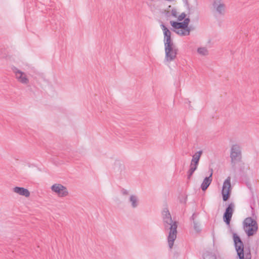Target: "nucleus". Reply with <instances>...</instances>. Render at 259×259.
<instances>
[{"instance_id": "obj_1", "label": "nucleus", "mask_w": 259, "mask_h": 259, "mask_svg": "<svg viewBox=\"0 0 259 259\" xmlns=\"http://www.w3.org/2000/svg\"><path fill=\"white\" fill-rule=\"evenodd\" d=\"M162 213L164 228L165 230H169L167 236V242L169 247L171 249L177 238L178 222L172 221L171 214L167 208H164Z\"/></svg>"}, {"instance_id": "obj_2", "label": "nucleus", "mask_w": 259, "mask_h": 259, "mask_svg": "<svg viewBox=\"0 0 259 259\" xmlns=\"http://www.w3.org/2000/svg\"><path fill=\"white\" fill-rule=\"evenodd\" d=\"M250 206L252 217H247L243 222V228L248 237L254 235L258 230L257 216L255 214L254 206L252 203Z\"/></svg>"}, {"instance_id": "obj_3", "label": "nucleus", "mask_w": 259, "mask_h": 259, "mask_svg": "<svg viewBox=\"0 0 259 259\" xmlns=\"http://www.w3.org/2000/svg\"><path fill=\"white\" fill-rule=\"evenodd\" d=\"M233 240L235 250L237 253L239 259H251V255L250 252V246L247 247V252L244 257V246L243 241L240 237L236 233H233Z\"/></svg>"}, {"instance_id": "obj_4", "label": "nucleus", "mask_w": 259, "mask_h": 259, "mask_svg": "<svg viewBox=\"0 0 259 259\" xmlns=\"http://www.w3.org/2000/svg\"><path fill=\"white\" fill-rule=\"evenodd\" d=\"M165 58L164 62H170L174 61L178 54V48L174 42L165 44Z\"/></svg>"}, {"instance_id": "obj_5", "label": "nucleus", "mask_w": 259, "mask_h": 259, "mask_svg": "<svg viewBox=\"0 0 259 259\" xmlns=\"http://www.w3.org/2000/svg\"><path fill=\"white\" fill-rule=\"evenodd\" d=\"M232 190V186L231 184V178L228 177L224 182L222 190V195L223 200L224 201H228L231 196Z\"/></svg>"}, {"instance_id": "obj_6", "label": "nucleus", "mask_w": 259, "mask_h": 259, "mask_svg": "<svg viewBox=\"0 0 259 259\" xmlns=\"http://www.w3.org/2000/svg\"><path fill=\"white\" fill-rule=\"evenodd\" d=\"M190 21L189 17H186L182 22L174 21L171 20L170 21V25L172 27L171 30L174 32L182 28H183L184 30H187L188 26L189 25Z\"/></svg>"}, {"instance_id": "obj_7", "label": "nucleus", "mask_w": 259, "mask_h": 259, "mask_svg": "<svg viewBox=\"0 0 259 259\" xmlns=\"http://www.w3.org/2000/svg\"><path fill=\"white\" fill-rule=\"evenodd\" d=\"M234 207L235 205L234 203H230L226 207L225 212L223 214V221L229 228L231 227L230 222L234 211Z\"/></svg>"}, {"instance_id": "obj_8", "label": "nucleus", "mask_w": 259, "mask_h": 259, "mask_svg": "<svg viewBox=\"0 0 259 259\" xmlns=\"http://www.w3.org/2000/svg\"><path fill=\"white\" fill-rule=\"evenodd\" d=\"M230 157L231 159V163L233 166L235 165V161H240L241 160V153L239 146L235 144L232 146L231 149Z\"/></svg>"}, {"instance_id": "obj_9", "label": "nucleus", "mask_w": 259, "mask_h": 259, "mask_svg": "<svg viewBox=\"0 0 259 259\" xmlns=\"http://www.w3.org/2000/svg\"><path fill=\"white\" fill-rule=\"evenodd\" d=\"M51 188L53 192L60 197H65L68 194L67 188L61 184H55L51 186Z\"/></svg>"}, {"instance_id": "obj_10", "label": "nucleus", "mask_w": 259, "mask_h": 259, "mask_svg": "<svg viewBox=\"0 0 259 259\" xmlns=\"http://www.w3.org/2000/svg\"><path fill=\"white\" fill-rule=\"evenodd\" d=\"M15 70L16 71H14V72L15 73L16 78L18 81L24 84H28L29 81L26 74L24 72L18 69L16 67Z\"/></svg>"}, {"instance_id": "obj_11", "label": "nucleus", "mask_w": 259, "mask_h": 259, "mask_svg": "<svg viewBox=\"0 0 259 259\" xmlns=\"http://www.w3.org/2000/svg\"><path fill=\"white\" fill-rule=\"evenodd\" d=\"M212 6L215 11L220 15H224L225 14V5L222 3V0H213Z\"/></svg>"}, {"instance_id": "obj_12", "label": "nucleus", "mask_w": 259, "mask_h": 259, "mask_svg": "<svg viewBox=\"0 0 259 259\" xmlns=\"http://www.w3.org/2000/svg\"><path fill=\"white\" fill-rule=\"evenodd\" d=\"M212 172H213V170L212 168H210V175L208 177H206L204 179V180L201 185V186H200V188L203 191H206V189L208 188V187L210 185V184L212 182Z\"/></svg>"}, {"instance_id": "obj_13", "label": "nucleus", "mask_w": 259, "mask_h": 259, "mask_svg": "<svg viewBox=\"0 0 259 259\" xmlns=\"http://www.w3.org/2000/svg\"><path fill=\"white\" fill-rule=\"evenodd\" d=\"M13 191L20 195L24 196L26 197H29L30 194V192L27 189L18 186L15 187L13 188Z\"/></svg>"}, {"instance_id": "obj_14", "label": "nucleus", "mask_w": 259, "mask_h": 259, "mask_svg": "<svg viewBox=\"0 0 259 259\" xmlns=\"http://www.w3.org/2000/svg\"><path fill=\"white\" fill-rule=\"evenodd\" d=\"M183 1L185 3L186 5L187 6V7L188 9V10H189L188 15H190L192 14H195V19L196 21H197L199 20V13H198V11L197 10V9H195V8H193L192 7L190 8L189 4L188 2V0H183Z\"/></svg>"}, {"instance_id": "obj_15", "label": "nucleus", "mask_w": 259, "mask_h": 259, "mask_svg": "<svg viewBox=\"0 0 259 259\" xmlns=\"http://www.w3.org/2000/svg\"><path fill=\"white\" fill-rule=\"evenodd\" d=\"M194 29V27L192 25L188 26V28L187 30H184L183 28H182L180 30H178L175 32L180 36H187L190 34V31H192Z\"/></svg>"}, {"instance_id": "obj_16", "label": "nucleus", "mask_w": 259, "mask_h": 259, "mask_svg": "<svg viewBox=\"0 0 259 259\" xmlns=\"http://www.w3.org/2000/svg\"><path fill=\"white\" fill-rule=\"evenodd\" d=\"M163 32L164 34V44L173 42L172 39L171 37V32L170 30L167 28Z\"/></svg>"}, {"instance_id": "obj_17", "label": "nucleus", "mask_w": 259, "mask_h": 259, "mask_svg": "<svg viewBox=\"0 0 259 259\" xmlns=\"http://www.w3.org/2000/svg\"><path fill=\"white\" fill-rule=\"evenodd\" d=\"M129 201L131 203V205L133 208H136L139 205V200L138 197L136 195H132L130 197Z\"/></svg>"}, {"instance_id": "obj_18", "label": "nucleus", "mask_w": 259, "mask_h": 259, "mask_svg": "<svg viewBox=\"0 0 259 259\" xmlns=\"http://www.w3.org/2000/svg\"><path fill=\"white\" fill-rule=\"evenodd\" d=\"M202 153H203L202 150H199L198 151H197L192 156V159H194L195 160L199 161Z\"/></svg>"}, {"instance_id": "obj_19", "label": "nucleus", "mask_w": 259, "mask_h": 259, "mask_svg": "<svg viewBox=\"0 0 259 259\" xmlns=\"http://www.w3.org/2000/svg\"><path fill=\"white\" fill-rule=\"evenodd\" d=\"M193 227H194V230L196 232H198V233L200 232L201 230L200 227L199 222L197 221H194V222H193Z\"/></svg>"}, {"instance_id": "obj_20", "label": "nucleus", "mask_w": 259, "mask_h": 259, "mask_svg": "<svg viewBox=\"0 0 259 259\" xmlns=\"http://www.w3.org/2000/svg\"><path fill=\"white\" fill-rule=\"evenodd\" d=\"M197 52L203 56H205L208 54V51L205 48H199L197 49Z\"/></svg>"}, {"instance_id": "obj_21", "label": "nucleus", "mask_w": 259, "mask_h": 259, "mask_svg": "<svg viewBox=\"0 0 259 259\" xmlns=\"http://www.w3.org/2000/svg\"><path fill=\"white\" fill-rule=\"evenodd\" d=\"M187 201V195L182 194L179 197V201L181 203L186 204Z\"/></svg>"}, {"instance_id": "obj_22", "label": "nucleus", "mask_w": 259, "mask_h": 259, "mask_svg": "<svg viewBox=\"0 0 259 259\" xmlns=\"http://www.w3.org/2000/svg\"><path fill=\"white\" fill-rule=\"evenodd\" d=\"M186 16L187 14L185 12H183L177 17V20H176V21L182 22L185 19Z\"/></svg>"}, {"instance_id": "obj_23", "label": "nucleus", "mask_w": 259, "mask_h": 259, "mask_svg": "<svg viewBox=\"0 0 259 259\" xmlns=\"http://www.w3.org/2000/svg\"><path fill=\"white\" fill-rule=\"evenodd\" d=\"M171 16L174 18H177L178 13H177V10L175 8H174L171 10Z\"/></svg>"}, {"instance_id": "obj_24", "label": "nucleus", "mask_w": 259, "mask_h": 259, "mask_svg": "<svg viewBox=\"0 0 259 259\" xmlns=\"http://www.w3.org/2000/svg\"><path fill=\"white\" fill-rule=\"evenodd\" d=\"M194 171L189 169L187 171V179L190 180Z\"/></svg>"}, {"instance_id": "obj_25", "label": "nucleus", "mask_w": 259, "mask_h": 259, "mask_svg": "<svg viewBox=\"0 0 259 259\" xmlns=\"http://www.w3.org/2000/svg\"><path fill=\"white\" fill-rule=\"evenodd\" d=\"M207 255L209 256L212 259H217V255L214 253L207 252Z\"/></svg>"}, {"instance_id": "obj_26", "label": "nucleus", "mask_w": 259, "mask_h": 259, "mask_svg": "<svg viewBox=\"0 0 259 259\" xmlns=\"http://www.w3.org/2000/svg\"><path fill=\"white\" fill-rule=\"evenodd\" d=\"M198 213H196V212H194L192 216L190 218V220L191 221H192L193 222H194V221H196L195 220V219L197 217Z\"/></svg>"}, {"instance_id": "obj_27", "label": "nucleus", "mask_w": 259, "mask_h": 259, "mask_svg": "<svg viewBox=\"0 0 259 259\" xmlns=\"http://www.w3.org/2000/svg\"><path fill=\"white\" fill-rule=\"evenodd\" d=\"M197 166L193 165L192 164L190 163L189 169L193 170L195 172V171L197 169Z\"/></svg>"}, {"instance_id": "obj_28", "label": "nucleus", "mask_w": 259, "mask_h": 259, "mask_svg": "<svg viewBox=\"0 0 259 259\" xmlns=\"http://www.w3.org/2000/svg\"><path fill=\"white\" fill-rule=\"evenodd\" d=\"M199 161L195 160L194 159H192L191 161V164H192L193 165H196L198 166L199 164Z\"/></svg>"}, {"instance_id": "obj_29", "label": "nucleus", "mask_w": 259, "mask_h": 259, "mask_svg": "<svg viewBox=\"0 0 259 259\" xmlns=\"http://www.w3.org/2000/svg\"><path fill=\"white\" fill-rule=\"evenodd\" d=\"M121 193L124 195H126L128 194V192L126 190H125L123 188H122L121 190Z\"/></svg>"}, {"instance_id": "obj_30", "label": "nucleus", "mask_w": 259, "mask_h": 259, "mask_svg": "<svg viewBox=\"0 0 259 259\" xmlns=\"http://www.w3.org/2000/svg\"><path fill=\"white\" fill-rule=\"evenodd\" d=\"M160 26H161V28L162 29V30H163V31L165 30H166V29H167L168 28L164 24H161L160 25Z\"/></svg>"}, {"instance_id": "obj_31", "label": "nucleus", "mask_w": 259, "mask_h": 259, "mask_svg": "<svg viewBox=\"0 0 259 259\" xmlns=\"http://www.w3.org/2000/svg\"><path fill=\"white\" fill-rule=\"evenodd\" d=\"M165 15L167 17H169L170 16H171V12H170L169 11H167L166 13H165Z\"/></svg>"}, {"instance_id": "obj_32", "label": "nucleus", "mask_w": 259, "mask_h": 259, "mask_svg": "<svg viewBox=\"0 0 259 259\" xmlns=\"http://www.w3.org/2000/svg\"><path fill=\"white\" fill-rule=\"evenodd\" d=\"M253 204L254 205L255 204V201H254V200H253Z\"/></svg>"}, {"instance_id": "obj_33", "label": "nucleus", "mask_w": 259, "mask_h": 259, "mask_svg": "<svg viewBox=\"0 0 259 259\" xmlns=\"http://www.w3.org/2000/svg\"><path fill=\"white\" fill-rule=\"evenodd\" d=\"M188 102H189V105H190L191 102H190V101H189Z\"/></svg>"}]
</instances>
